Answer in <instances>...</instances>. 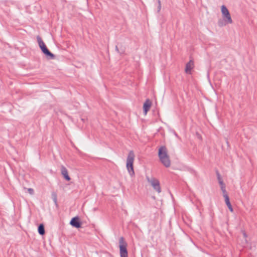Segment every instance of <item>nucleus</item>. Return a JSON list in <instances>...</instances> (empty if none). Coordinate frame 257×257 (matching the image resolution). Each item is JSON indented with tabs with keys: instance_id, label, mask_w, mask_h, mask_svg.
Segmentation results:
<instances>
[{
	"instance_id": "1",
	"label": "nucleus",
	"mask_w": 257,
	"mask_h": 257,
	"mask_svg": "<svg viewBox=\"0 0 257 257\" xmlns=\"http://www.w3.org/2000/svg\"><path fill=\"white\" fill-rule=\"evenodd\" d=\"M159 155L162 162L165 166L168 167L170 165V162L167 154L166 149L164 147H161L159 149Z\"/></svg>"
},
{
	"instance_id": "2",
	"label": "nucleus",
	"mask_w": 257,
	"mask_h": 257,
	"mask_svg": "<svg viewBox=\"0 0 257 257\" xmlns=\"http://www.w3.org/2000/svg\"><path fill=\"white\" fill-rule=\"evenodd\" d=\"M39 46L44 53H45L46 55L50 56L51 57H53V55L49 51L44 42H40Z\"/></svg>"
},
{
	"instance_id": "3",
	"label": "nucleus",
	"mask_w": 257,
	"mask_h": 257,
	"mask_svg": "<svg viewBox=\"0 0 257 257\" xmlns=\"http://www.w3.org/2000/svg\"><path fill=\"white\" fill-rule=\"evenodd\" d=\"M71 224L76 228H79L81 227V222L79 217H75L72 219L71 222Z\"/></svg>"
},
{
	"instance_id": "4",
	"label": "nucleus",
	"mask_w": 257,
	"mask_h": 257,
	"mask_svg": "<svg viewBox=\"0 0 257 257\" xmlns=\"http://www.w3.org/2000/svg\"><path fill=\"white\" fill-rule=\"evenodd\" d=\"M221 11L222 14L224 15V16L225 17V18L227 19L228 22L229 23L231 22V19L229 14V13L227 10V9L225 6H222L221 8Z\"/></svg>"
},
{
	"instance_id": "5",
	"label": "nucleus",
	"mask_w": 257,
	"mask_h": 257,
	"mask_svg": "<svg viewBox=\"0 0 257 257\" xmlns=\"http://www.w3.org/2000/svg\"><path fill=\"white\" fill-rule=\"evenodd\" d=\"M120 250L121 257H127V252L125 245H121L120 246Z\"/></svg>"
},
{
	"instance_id": "6",
	"label": "nucleus",
	"mask_w": 257,
	"mask_h": 257,
	"mask_svg": "<svg viewBox=\"0 0 257 257\" xmlns=\"http://www.w3.org/2000/svg\"><path fill=\"white\" fill-rule=\"evenodd\" d=\"M133 159L132 158H130L127 159V167L128 170L133 171Z\"/></svg>"
},
{
	"instance_id": "7",
	"label": "nucleus",
	"mask_w": 257,
	"mask_h": 257,
	"mask_svg": "<svg viewBox=\"0 0 257 257\" xmlns=\"http://www.w3.org/2000/svg\"><path fill=\"white\" fill-rule=\"evenodd\" d=\"M151 106V102L150 100H147L144 104V109L146 114Z\"/></svg>"
},
{
	"instance_id": "8",
	"label": "nucleus",
	"mask_w": 257,
	"mask_h": 257,
	"mask_svg": "<svg viewBox=\"0 0 257 257\" xmlns=\"http://www.w3.org/2000/svg\"><path fill=\"white\" fill-rule=\"evenodd\" d=\"M193 67V63L192 62H189L186 65L185 71L187 73H190L191 69Z\"/></svg>"
},
{
	"instance_id": "9",
	"label": "nucleus",
	"mask_w": 257,
	"mask_h": 257,
	"mask_svg": "<svg viewBox=\"0 0 257 257\" xmlns=\"http://www.w3.org/2000/svg\"><path fill=\"white\" fill-rule=\"evenodd\" d=\"M152 185L158 191H160L159 183L157 180H153L152 182Z\"/></svg>"
},
{
	"instance_id": "10",
	"label": "nucleus",
	"mask_w": 257,
	"mask_h": 257,
	"mask_svg": "<svg viewBox=\"0 0 257 257\" xmlns=\"http://www.w3.org/2000/svg\"><path fill=\"white\" fill-rule=\"evenodd\" d=\"M39 232L41 235H44L45 233L44 226L43 224H40L38 228Z\"/></svg>"
},
{
	"instance_id": "11",
	"label": "nucleus",
	"mask_w": 257,
	"mask_h": 257,
	"mask_svg": "<svg viewBox=\"0 0 257 257\" xmlns=\"http://www.w3.org/2000/svg\"><path fill=\"white\" fill-rule=\"evenodd\" d=\"M64 176V177L66 178V179H67V180H70V178L68 175V173L66 171H65L63 173Z\"/></svg>"
},
{
	"instance_id": "12",
	"label": "nucleus",
	"mask_w": 257,
	"mask_h": 257,
	"mask_svg": "<svg viewBox=\"0 0 257 257\" xmlns=\"http://www.w3.org/2000/svg\"><path fill=\"white\" fill-rule=\"evenodd\" d=\"M226 203H227V204L229 208H231V204H230V202H229L228 199H227V202H226Z\"/></svg>"
}]
</instances>
